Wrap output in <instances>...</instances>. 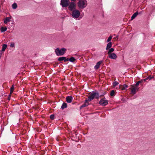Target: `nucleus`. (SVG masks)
<instances>
[{"label":"nucleus","instance_id":"obj_1","mask_svg":"<svg viewBox=\"0 0 155 155\" xmlns=\"http://www.w3.org/2000/svg\"><path fill=\"white\" fill-rule=\"evenodd\" d=\"M77 4L79 8L83 9L87 6V3L86 0H80L78 2Z\"/></svg>","mask_w":155,"mask_h":155},{"label":"nucleus","instance_id":"obj_2","mask_svg":"<svg viewBox=\"0 0 155 155\" xmlns=\"http://www.w3.org/2000/svg\"><path fill=\"white\" fill-rule=\"evenodd\" d=\"M99 94L98 92L93 91L88 96V99L87 100L89 101H90L93 100L94 98L97 99L99 98Z\"/></svg>","mask_w":155,"mask_h":155},{"label":"nucleus","instance_id":"obj_3","mask_svg":"<svg viewBox=\"0 0 155 155\" xmlns=\"http://www.w3.org/2000/svg\"><path fill=\"white\" fill-rule=\"evenodd\" d=\"M66 49L65 48H62L60 49L59 48H56L55 51L56 54L57 56L63 55L65 53Z\"/></svg>","mask_w":155,"mask_h":155},{"label":"nucleus","instance_id":"obj_4","mask_svg":"<svg viewBox=\"0 0 155 155\" xmlns=\"http://www.w3.org/2000/svg\"><path fill=\"white\" fill-rule=\"evenodd\" d=\"M71 12L72 13L71 15L72 17L76 19L79 17L80 15V11L78 9H74V10Z\"/></svg>","mask_w":155,"mask_h":155},{"label":"nucleus","instance_id":"obj_5","mask_svg":"<svg viewBox=\"0 0 155 155\" xmlns=\"http://www.w3.org/2000/svg\"><path fill=\"white\" fill-rule=\"evenodd\" d=\"M68 6V8L70 11L72 12L76 9V5L74 2L69 3Z\"/></svg>","mask_w":155,"mask_h":155},{"label":"nucleus","instance_id":"obj_6","mask_svg":"<svg viewBox=\"0 0 155 155\" xmlns=\"http://www.w3.org/2000/svg\"><path fill=\"white\" fill-rule=\"evenodd\" d=\"M69 0H61L60 5L62 7H66L69 5Z\"/></svg>","mask_w":155,"mask_h":155},{"label":"nucleus","instance_id":"obj_7","mask_svg":"<svg viewBox=\"0 0 155 155\" xmlns=\"http://www.w3.org/2000/svg\"><path fill=\"white\" fill-rule=\"evenodd\" d=\"M99 104L102 106H105L108 104V101L105 98H102L99 102Z\"/></svg>","mask_w":155,"mask_h":155},{"label":"nucleus","instance_id":"obj_8","mask_svg":"<svg viewBox=\"0 0 155 155\" xmlns=\"http://www.w3.org/2000/svg\"><path fill=\"white\" fill-rule=\"evenodd\" d=\"M108 54H109V58L111 59H115L117 58V55L114 53H112Z\"/></svg>","mask_w":155,"mask_h":155},{"label":"nucleus","instance_id":"obj_9","mask_svg":"<svg viewBox=\"0 0 155 155\" xmlns=\"http://www.w3.org/2000/svg\"><path fill=\"white\" fill-rule=\"evenodd\" d=\"M88 101H89L87 100V99L85 100V103L80 106V108L81 109L88 106L89 105V103L88 102Z\"/></svg>","mask_w":155,"mask_h":155},{"label":"nucleus","instance_id":"obj_10","mask_svg":"<svg viewBox=\"0 0 155 155\" xmlns=\"http://www.w3.org/2000/svg\"><path fill=\"white\" fill-rule=\"evenodd\" d=\"M73 97L71 96H68L66 97V101L67 103H70L71 102Z\"/></svg>","mask_w":155,"mask_h":155},{"label":"nucleus","instance_id":"obj_11","mask_svg":"<svg viewBox=\"0 0 155 155\" xmlns=\"http://www.w3.org/2000/svg\"><path fill=\"white\" fill-rule=\"evenodd\" d=\"M102 62V61H100L97 62L96 65L94 66V68L95 69H98L100 67V65L101 64Z\"/></svg>","mask_w":155,"mask_h":155},{"label":"nucleus","instance_id":"obj_12","mask_svg":"<svg viewBox=\"0 0 155 155\" xmlns=\"http://www.w3.org/2000/svg\"><path fill=\"white\" fill-rule=\"evenodd\" d=\"M12 18V17L11 16L6 17L4 20V23L6 24L8 22H9L10 21V20Z\"/></svg>","mask_w":155,"mask_h":155},{"label":"nucleus","instance_id":"obj_13","mask_svg":"<svg viewBox=\"0 0 155 155\" xmlns=\"http://www.w3.org/2000/svg\"><path fill=\"white\" fill-rule=\"evenodd\" d=\"M138 14V12H136L134 13L131 17V20H132L135 18V17L137 16Z\"/></svg>","mask_w":155,"mask_h":155},{"label":"nucleus","instance_id":"obj_14","mask_svg":"<svg viewBox=\"0 0 155 155\" xmlns=\"http://www.w3.org/2000/svg\"><path fill=\"white\" fill-rule=\"evenodd\" d=\"M112 46V42H110L107 45L106 50H107L110 48Z\"/></svg>","mask_w":155,"mask_h":155},{"label":"nucleus","instance_id":"obj_15","mask_svg":"<svg viewBox=\"0 0 155 155\" xmlns=\"http://www.w3.org/2000/svg\"><path fill=\"white\" fill-rule=\"evenodd\" d=\"M67 104L66 103H63L61 106V108L62 109H64V108H66L67 107Z\"/></svg>","mask_w":155,"mask_h":155},{"label":"nucleus","instance_id":"obj_16","mask_svg":"<svg viewBox=\"0 0 155 155\" xmlns=\"http://www.w3.org/2000/svg\"><path fill=\"white\" fill-rule=\"evenodd\" d=\"M137 88H132L131 89V92L133 94H134L136 93Z\"/></svg>","mask_w":155,"mask_h":155},{"label":"nucleus","instance_id":"obj_17","mask_svg":"<svg viewBox=\"0 0 155 155\" xmlns=\"http://www.w3.org/2000/svg\"><path fill=\"white\" fill-rule=\"evenodd\" d=\"M7 45L6 44H4L2 45V51H5V49L7 48Z\"/></svg>","mask_w":155,"mask_h":155},{"label":"nucleus","instance_id":"obj_18","mask_svg":"<svg viewBox=\"0 0 155 155\" xmlns=\"http://www.w3.org/2000/svg\"><path fill=\"white\" fill-rule=\"evenodd\" d=\"M12 8L13 9H15L17 7V5L16 3H14L12 5Z\"/></svg>","mask_w":155,"mask_h":155},{"label":"nucleus","instance_id":"obj_19","mask_svg":"<svg viewBox=\"0 0 155 155\" xmlns=\"http://www.w3.org/2000/svg\"><path fill=\"white\" fill-rule=\"evenodd\" d=\"M121 89L122 90L125 89L126 88L128 87V86L126 84H124L123 85L121 86Z\"/></svg>","mask_w":155,"mask_h":155},{"label":"nucleus","instance_id":"obj_20","mask_svg":"<svg viewBox=\"0 0 155 155\" xmlns=\"http://www.w3.org/2000/svg\"><path fill=\"white\" fill-rule=\"evenodd\" d=\"M7 28L6 27H2L1 28V32H3L6 31Z\"/></svg>","mask_w":155,"mask_h":155},{"label":"nucleus","instance_id":"obj_21","mask_svg":"<svg viewBox=\"0 0 155 155\" xmlns=\"http://www.w3.org/2000/svg\"><path fill=\"white\" fill-rule=\"evenodd\" d=\"M66 58V57H59L58 59V61H61L64 60Z\"/></svg>","mask_w":155,"mask_h":155},{"label":"nucleus","instance_id":"obj_22","mask_svg":"<svg viewBox=\"0 0 155 155\" xmlns=\"http://www.w3.org/2000/svg\"><path fill=\"white\" fill-rule=\"evenodd\" d=\"M114 49L113 48H110L108 52H107L108 54H110V53H111L112 52H113L114 51Z\"/></svg>","mask_w":155,"mask_h":155},{"label":"nucleus","instance_id":"obj_23","mask_svg":"<svg viewBox=\"0 0 155 155\" xmlns=\"http://www.w3.org/2000/svg\"><path fill=\"white\" fill-rule=\"evenodd\" d=\"M76 59L73 57H71L69 59V61L71 62H73Z\"/></svg>","mask_w":155,"mask_h":155},{"label":"nucleus","instance_id":"obj_24","mask_svg":"<svg viewBox=\"0 0 155 155\" xmlns=\"http://www.w3.org/2000/svg\"><path fill=\"white\" fill-rule=\"evenodd\" d=\"M143 82V80H141L140 81H139L137 82V83H136V84H135V85L136 86H137L140 83H141Z\"/></svg>","mask_w":155,"mask_h":155},{"label":"nucleus","instance_id":"obj_25","mask_svg":"<svg viewBox=\"0 0 155 155\" xmlns=\"http://www.w3.org/2000/svg\"><path fill=\"white\" fill-rule=\"evenodd\" d=\"M112 38V36L111 35H110L109 37L107 39V42H109L111 40Z\"/></svg>","mask_w":155,"mask_h":155},{"label":"nucleus","instance_id":"obj_26","mask_svg":"<svg viewBox=\"0 0 155 155\" xmlns=\"http://www.w3.org/2000/svg\"><path fill=\"white\" fill-rule=\"evenodd\" d=\"M115 92L113 90H111L110 92V95L111 96H113L114 95Z\"/></svg>","mask_w":155,"mask_h":155},{"label":"nucleus","instance_id":"obj_27","mask_svg":"<svg viewBox=\"0 0 155 155\" xmlns=\"http://www.w3.org/2000/svg\"><path fill=\"white\" fill-rule=\"evenodd\" d=\"M119 84V83L117 81H115L113 83V86L114 87L116 86L117 85Z\"/></svg>","mask_w":155,"mask_h":155},{"label":"nucleus","instance_id":"obj_28","mask_svg":"<svg viewBox=\"0 0 155 155\" xmlns=\"http://www.w3.org/2000/svg\"><path fill=\"white\" fill-rule=\"evenodd\" d=\"M147 80H150L152 79L154 77L153 76L152 77V76H149L148 77H147Z\"/></svg>","mask_w":155,"mask_h":155},{"label":"nucleus","instance_id":"obj_29","mask_svg":"<svg viewBox=\"0 0 155 155\" xmlns=\"http://www.w3.org/2000/svg\"><path fill=\"white\" fill-rule=\"evenodd\" d=\"M50 118L51 119L53 120L54 118V114H51L50 115Z\"/></svg>","mask_w":155,"mask_h":155},{"label":"nucleus","instance_id":"obj_30","mask_svg":"<svg viewBox=\"0 0 155 155\" xmlns=\"http://www.w3.org/2000/svg\"><path fill=\"white\" fill-rule=\"evenodd\" d=\"M14 85H13L11 88V92H13V91H14Z\"/></svg>","mask_w":155,"mask_h":155},{"label":"nucleus","instance_id":"obj_31","mask_svg":"<svg viewBox=\"0 0 155 155\" xmlns=\"http://www.w3.org/2000/svg\"><path fill=\"white\" fill-rule=\"evenodd\" d=\"M15 46V45L14 43H11L10 45V47H13Z\"/></svg>","mask_w":155,"mask_h":155},{"label":"nucleus","instance_id":"obj_32","mask_svg":"<svg viewBox=\"0 0 155 155\" xmlns=\"http://www.w3.org/2000/svg\"><path fill=\"white\" fill-rule=\"evenodd\" d=\"M69 61V59L68 58H65V59H64V62H66V61Z\"/></svg>","mask_w":155,"mask_h":155},{"label":"nucleus","instance_id":"obj_33","mask_svg":"<svg viewBox=\"0 0 155 155\" xmlns=\"http://www.w3.org/2000/svg\"><path fill=\"white\" fill-rule=\"evenodd\" d=\"M4 51H2V50H1L0 51V55H2V53H3V52H4Z\"/></svg>","mask_w":155,"mask_h":155},{"label":"nucleus","instance_id":"obj_34","mask_svg":"<svg viewBox=\"0 0 155 155\" xmlns=\"http://www.w3.org/2000/svg\"><path fill=\"white\" fill-rule=\"evenodd\" d=\"M143 81H146L147 80V78H146L145 79H143Z\"/></svg>","mask_w":155,"mask_h":155},{"label":"nucleus","instance_id":"obj_35","mask_svg":"<svg viewBox=\"0 0 155 155\" xmlns=\"http://www.w3.org/2000/svg\"><path fill=\"white\" fill-rule=\"evenodd\" d=\"M10 96H11L10 95H9V97H8V100H9L10 99Z\"/></svg>","mask_w":155,"mask_h":155},{"label":"nucleus","instance_id":"obj_36","mask_svg":"<svg viewBox=\"0 0 155 155\" xmlns=\"http://www.w3.org/2000/svg\"><path fill=\"white\" fill-rule=\"evenodd\" d=\"M12 92H11V90H10V94H9V95H10V96H11V94H12Z\"/></svg>","mask_w":155,"mask_h":155},{"label":"nucleus","instance_id":"obj_37","mask_svg":"<svg viewBox=\"0 0 155 155\" xmlns=\"http://www.w3.org/2000/svg\"><path fill=\"white\" fill-rule=\"evenodd\" d=\"M72 1V2H74L76 0H71Z\"/></svg>","mask_w":155,"mask_h":155},{"label":"nucleus","instance_id":"obj_38","mask_svg":"<svg viewBox=\"0 0 155 155\" xmlns=\"http://www.w3.org/2000/svg\"><path fill=\"white\" fill-rule=\"evenodd\" d=\"M1 56H2V55H0V58H1Z\"/></svg>","mask_w":155,"mask_h":155}]
</instances>
